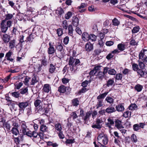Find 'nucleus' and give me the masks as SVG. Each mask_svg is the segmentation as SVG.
<instances>
[{"label": "nucleus", "instance_id": "obj_57", "mask_svg": "<svg viewBox=\"0 0 147 147\" xmlns=\"http://www.w3.org/2000/svg\"><path fill=\"white\" fill-rule=\"evenodd\" d=\"M88 90V88L85 87H83L79 90L78 92V94H80L81 93H84Z\"/></svg>", "mask_w": 147, "mask_h": 147}, {"label": "nucleus", "instance_id": "obj_1", "mask_svg": "<svg viewBox=\"0 0 147 147\" xmlns=\"http://www.w3.org/2000/svg\"><path fill=\"white\" fill-rule=\"evenodd\" d=\"M76 52L75 50H73L72 56L69 57V65L70 67L71 71L75 72L78 71L83 64L80 61L79 59L74 58L76 56Z\"/></svg>", "mask_w": 147, "mask_h": 147}, {"label": "nucleus", "instance_id": "obj_6", "mask_svg": "<svg viewBox=\"0 0 147 147\" xmlns=\"http://www.w3.org/2000/svg\"><path fill=\"white\" fill-rule=\"evenodd\" d=\"M1 120L0 121V122L3 123V127L4 129H6L7 131H9L10 130L11 125L8 122H5V121L3 119H1Z\"/></svg>", "mask_w": 147, "mask_h": 147}, {"label": "nucleus", "instance_id": "obj_20", "mask_svg": "<svg viewBox=\"0 0 147 147\" xmlns=\"http://www.w3.org/2000/svg\"><path fill=\"white\" fill-rule=\"evenodd\" d=\"M89 36L88 33L84 32L82 35V37L83 40L84 41H88L89 40Z\"/></svg>", "mask_w": 147, "mask_h": 147}, {"label": "nucleus", "instance_id": "obj_16", "mask_svg": "<svg viewBox=\"0 0 147 147\" xmlns=\"http://www.w3.org/2000/svg\"><path fill=\"white\" fill-rule=\"evenodd\" d=\"M116 110L119 112H123L125 108L123 105L121 103L119 104L115 107Z\"/></svg>", "mask_w": 147, "mask_h": 147}, {"label": "nucleus", "instance_id": "obj_28", "mask_svg": "<svg viewBox=\"0 0 147 147\" xmlns=\"http://www.w3.org/2000/svg\"><path fill=\"white\" fill-rule=\"evenodd\" d=\"M16 41L14 40H11L9 43V47L10 49H12L15 47Z\"/></svg>", "mask_w": 147, "mask_h": 147}, {"label": "nucleus", "instance_id": "obj_54", "mask_svg": "<svg viewBox=\"0 0 147 147\" xmlns=\"http://www.w3.org/2000/svg\"><path fill=\"white\" fill-rule=\"evenodd\" d=\"M96 36L93 34H91L90 35L89 40L92 41H95L96 39Z\"/></svg>", "mask_w": 147, "mask_h": 147}, {"label": "nucleus", "instance_id": "obj_37", "mask_svg": "<svg viewBox=\"0 0 147 147\" xmlns=\"http://www.w3.org/2000/svg\"><path fill=\"white\" fill-rule=\"evenodd\" d=\"M47 145L49 146H51L53 147H57L58 146L59 144L57 143H53V142L51 141L48 142Z\"/></svg>", "mask_w": 147, "mask_h": 147}, {"label": "nucleus", "instance_id": "obj_2", "mask_svg": "<svg viewBox=\"0 0 147 147\" xmlns=\"http://www.w3.org/2000/svg\"><path fill=\"white\" fill-rule=\"evenodd\" d=\"M12 22L11 20H8L7 21L2 20L1 23V29L2 32L4 33L6 32L8 28L11 26Z\"/></svg>", "mask_w": 147, "mask_h": 147}, {"label": "nucleus", "instance_id": "obj_49", "mask_svg": "<svg viewBox=\"0 0 147 147\" xmlns=\"http://www.w3.org/2000/svg\"><path fill=\"white\" fill-rule=\"evenodd\" d=\"M137 73H138V75H140L141 77H144L145 75V72L142 69H139Z\"/></svg>", "mask_w": 147, "mask_h": 147}, {"label": "nucleus", "instance_id": "obj_19", "mask_svg": "<svg viewBox=\"0 0 147 147\" xmlns=\"http://www.w3.org/2000/svg\"><path fill=\"white\" fill-rule=\"evenodd\" d=\"M108 93V92H105L100 94L97 97V99L98 100H103L102 99H103L106 96Z\"/></svg>", "mask_w": 147, "mask_h": 147}, {"label": "nucleus", "instance_id": "obj_9", "mask_svg": "<svg viewBox=\"0 0 147 147\" xmlns=\"http://www.w3.org/2000/svg\"><path fill=\"white\" fill-rule=\"evenodd\" d=\"M93 49V45L90 42H88L85 45V49L86 51L88 52L90 51Z\"/></svg>", "mask_w": 147, "mask_h": 147}, {"label": "nucleus", "instance_id": "obj_22", "mask_svg": "<svg viewBox=\"0 0 147 147\" xmlns=\"http://www.w3.org/2000/svg\"><path fill=\"white\" fill-rule=\"evenodd\" d=\"M143 88V86L139 84H136L134 87L135 89L138 92L141 91Z\"/></svg>", "mask_w": 147, "mask_h": 147}, {"label": "nucleus", "instance_id": "obj_39", "mask_svg": "<svg viewBox=\"0 0 147 147\" xmlns=\"http://www.w3.org/2000/svg\"><path fill=\"white\" fill-rule=\"evenodd\" d=\"M131 115V113L130 111H126L124 112L123 114V116L125 117H130Z\"/></svg>", "mask_w": 147, "mask_h": 147}, {"label": "nucleus", "instance_id": "obj_35", "mask_svg": "<svg viewBox=\"0 0 147 147\" xmlns=\"http://www.w3.org/2000/svg\"><path fill=\"white\" fill-rule=\"evenodd\" d=\"M55 129L59 132L61 131L62 127L61 124L59 123H57L55 125Z\"/></svg>", "mask_w": 147, "mask_h": 147}, {"label": "nucleus", "instance_id": "obj_14", "mask_svg": "<svg viewBox=\"0 0 147 147\" xmlns=\"http://www.w3.org/2000/svg\"><path fill=\"white\" fill-rule=\"evenodd\" d=\"M78 18L76 16L73 17L72 19V24L74 26L77 27L79 23Z\"/></svg>", "mask_w": 147, "mask_h": 147}, {"label": "nucleus", "instance_id": "obj_47", "mask_svg": "<svg viewBox=\"0 0 147 147\" xmlns=\"http://www.w3.org/2000/svg\"><path fill=\"white\" fill-rule=\"evenodd\" d=\"M62 26L63 28L65 30H67L68 28V24L67 21L64 20L62 22Z\"/></svg>", "mask_w": 147, "mask_h": 147}, {"label": "nucleus", "instance_id": "obj_59", "mask_svg": "<svg viewBox=\"0 0 147 147\" xmlns=\"http://www.w3.org/2000/svg\"><path fill=\"white\" fill-rule=\"evenodd\" d=\"M45 134L44 133L42 132H40L38 134V137L39 139H43L44 138Z\"/></svg>", "mask_w": 147, "mask_h": 147}, {"label": "nucleus", "instance_id": "obj_61", "mask_svg": "<svg viewBox=\"0 0 147 147\" xmlns=\"http://www.w3.org/2000/svg\"><path fill=\"white\" fill-rule=\"evenodd\" d=\"M123 75L121 74H118L116 75L115 79L117 80H121L122 79Z\"/></svg>", "mask_w": 147, "mask_h": 147}, {"label": "nucleus", "instance_id": "obj_13", "mask_svg": "<svg viewBox=\"0 0 147 147\" xmlns=\"http://www.w3.org/2000/svg\"><path fill=\"white\" fill-rule=\"evenodd\" d=\"M10 36L9 35L6 34H4L2 37L3 41L5 43H7L10 40Z\"/></svg>", "mask_w": 147, "mask_h": 147}, {"label": "nucleus", "instance_id": "obj_10", "mask_svg": "<svg viewBox=\"0 0 147 147\" xmlns=\"http://www.w3.org/2000/svg\"><path fill=\"white\" fill-rule=\"evenodd\" d=\"M21 123L18 119H13L12 120V126L14 127L18 128L20 126Z\"/></svg>", "mask_w": 147, "mask_h": 147}, {"label": "nucleus", "instance_id": "obj_48", "mask_svg": "<svg viewBox=\"0 0 147 147\" xmlns=\"http://www.w3.org/2000/svg\"><path fill=\"white\" fill-rule=\"evenodd\" d=\"M23 136H19L18 137L14 138V140L15 142L19 143L20 140H23Z\"/></svg>", "mask_w": 147, "mask_h": 147}, {"label": "nucleus", "instance_id": "obj_40", "mask_svg": "<svg viewBox=\"0 0 147 147\" xmlns=\"http://www.w3.org/2000/svg\"><path fill=\"white\" fill-rule=\"evenodd\" d=\"M28 89L26 87L25 88H22L20 90V93L22 94H28Z\"/></svg>", "mask_w": 147, "mask_h": 147}, {"label": "nucleus", "instance_id": "obj_33", "mask_svg": "<svg viewBox=\"0 0 147 147\" xmlns=\"http://www.w3.org/2000/svg\"><path fill=\"white\" fill-rule=\"evenodd\" d=\"M41 102V101L39 99H37L34 102V105L37 109H38L42 106H40V105Z\"/></svg>", "mask_w": 147, "mask_h": 147}, {"label": "nucleus", "instance_id": "obj_27", "mask_svg": "<svg viewBox=\"0 0 147 147\" xmlns=\"http://www.w3.org/2000/svg\"><path fill=\"white\" fill-rule=\"evenodd\" d=\"M66 89L65 86L62 85L59 87L58 91L61 93H64L66 91Z\"/></svg>", "mask_w": 147, "mask_h": 147}, {"label": "nucleus", "instance_id": "obj_42", "mask_svg": "<svg viewBox=\"0 0 147 147\" xmlns=\"http://www.w3.org/2000/svg\"><path fill=\"white\" fill-rule=\"evenodd\" d=\"M112 23L113 25L118 26L119 25L120 22L116 18H115L112 20Z\"/></svg>", "mask_w": 147, "mask_h": 147}, {"label": "nucleus", "instance_id": "obj_12", "mask_svg": "<svg viewBox=\"0 0 147 147\" xmlns=\"http://www.w3.org/2000/svg\"><path fill=\"white\" fill-rule=\"evenodd\" d=\"M115 126L119 129H122L124 128L121 124V121L117 119L115 121Z\"/></svg>", "mask_w": 147, "mask_h": 147}, {"label": "nucleus", "instance_id": "obj_60", "mask_svg": "<svg viewBox=\"0 0 147 147\" xmlns=\"http://www.w3.org/2000/svg\"><path fill=\"white\" fill-rule=\"evenodd\" d=\"M108 122L107 124V125L109 127L110 125H113L114 124V122L113 119H110L109 118L107 119Z\"/></svg>", "mask_w": 147, "mask_h": 147}, {"label": "nucleus", "instance_id": "obj_7", "mask_svg": "<svg viewBox=\"0 0 147 147\" xmlns=\"http://www.w3.org/2000/svg\"><path fill=\"white\" fill-rule=\"evenodd\" d=\"M49 47L48 49L47 53L49 55H52L54 54L55 51V50L53 45L51 44V42L49 43Z\"/></svg>", "mask_w": 147, "mask_h": 147}, {"label": "nucleus", "instance_id": "obj_56", "mask_svg": "<svg viewBox=\"0 0 147 147\" xmlns=\"http://www.w3.org/2000/svg\"><path fill=\"white\" fill-rule=\"evenodd\" d=\"M42 65L40 64H38L37 65L34 67V69L35 70H36L37 72L40 71L41 69V67Z\"/></svg>", "mask_w": 147, "mask_h": 147}, {"label": "nucleus", "instance_id": "obj_45", "mask_svg": "<svg viewBox=\"0 0 147 147\" xmlns=\"http://www.w3.org/2000/svg\"><path fill=\"white\" fill-rule=\"evenodd\" d=\"M137 106L135 104H131L129 107V109L131 110H136L137 108Z\"/></svg>", "mask_w": 147, "mask_h": 147}, {"label": "nucleus", "instance_id": "obj_29", "mask_svg": "<svg viewBox=\"0 0 147 147\" xmlns=\"http://www.w3.org/2000/svg\"><path fill=\"white\" fill-rule=\"evenodd\" d=\"M73 14L71 11H69L67 12L65 15V18L67 20L69 19L72 16Z\"/></svg>", "mask_w": 147, "mask_h": 147}, {"label": "nucleus", "instance_id": "obj_46", "mask_svg": "<svg viewBox=\"0 0 147 147\" xmlns=\"http://www.w3.org/2000/svg\"><path fill=\"white\" fill-rule=\"evenodd\" d=\"M97 104L96 105V109H98L99 107H101L103 105V100H98Z\"/></svg>", "mask_w": 147, "mask_h": 147}, {"label": "nucleus", "instance_id": "obj_24", "mask_svg": "<svg viewBox=\"0 0 147 147\" xmlns=\"http://www.w3.org/2000/svg\"><path fill=\"white\" fill-rule=\"evenodd\" d=\"M91 113L90 112H87L85 116L83 117L82 119L84 121L86 122L89 119V117L90 116Z\"/></svg>", "mask_w": 147, "mask_h": 147}, {"label": "nucleus", "instance_id": "obj_11", "mask_svg": "<svg viewBox=\"0 0 147 147\" xmlns=\"http://www.w3.org/2000/svg\"><path fill=\"white\" fill-rule=\"evenodd\" d=\"M32 135V137L33 138L32 140L36 143H38V141L39 140L38 137V133L36 131H33Z\"/></svg>", "mask_w": 147, "mask_h": 147}, {"label": "nucleus", "instance_id": "obj_36", "mask_svg": "<svg viewBox=\"0 0 147 147\" xmlns=\"http://www.w3.org/2000/svg\"><path fill=\"white\" fill-rule=\"evenodd\" d=\"M5 19L3 20H5L7 21V20L11 19L13 17V15L12 14L8 13L5 15Z\"/></svg>", "mask_w": 147, "mask_h": 147}, {"label": "nucleus", "instance_id": "obj_3", "mask_svg": "<svg viewBox=\"0 0 147 147\" xmlns=\"http://www.w3.org/2000/svg\"><path fill=\"white\" fill-rule=\"evenodd\" d=\"M102 122V120L99 119H96L95 124L92 125V128L98 129H100L102 127V125L100 124Z\"/></svg>", "mask_w": 147, "mask_h": 147}, {"label": "nucleus", "instance_id": "obj_34", "mask_svg": "<svg viewBox=\"0 0 147 147\" xmlns=\"http://www.w3.org/2000/svg\"><path fill=\"white\" fill-rule=\"evenodd\" d=\"M64 13V11L61 7H58L56 11V13L58 15H61Z\"/></svg>", "mask_w": 147, "mask_h": 147}, {"label": "nucleus", "instance_id": "obj_31", "mask_svg": "<svg viewBox=\"0 0 147 147\" xmlns=\"http://www.w3.org/2000/svg\"><path fill=\"white\" fill-rule=\"evenodd\" d=\"M68 33L69 35L72 36L73 34V29L72 25L70 24L68 26Z\"/></svg>", "mask_w": 147, "mask_h": 147}, {"label": "nucleus", "instance_id": "obj_23", "mask_svg": "<svg viewBox=\"0 0 147 147\" xmlns=\"http://www.w3.org/2000/svg\"><path fill=\"white\" fill-rule=\"evenodd\" d=\"M117 48L120 51H123L125 49V45L124 44L119 43L117 45Z\"/></svg>", "mask_w": 147, "mask_h": 147}, {"label": "nucleus", "instance_id": "obj_38", "mask_svg": "<svg viewBox=\"0 0 147 147\" xmlns=\"http://www.w3.org/2000/svg\"><path fill=\"white\" fill-rule=\"evenodd\" d=\"M63 45H62L61 44H58L57 45L56 47V49L57 50L61 52L63 50Z\"/></svg>", "mask_w": 147, "mask_h": 147}, {"label": "nucleus", "instance_id": "obj_17", "mask_svg": "<svg viewBox=\"0 0 147 147\" xmlns=\"http://www.w3.org/2000/svg\"><path fill=\"white\" fill-rule=\"evenodd\" d=\"M42 90L45 92H49L51 90V87L50 86L49 84H45L44 85Z\"/></svg>", "mask_w": 147, "mask_h": 147}, {"label": "nucleus", "instance_id": "obj_50", "mask_svg": "<svg viewBox=\"0 0 147 147\" xmlns=\"http://www.w3.org/2000/svg\"><path fill=\"white\" fill-rule=\"evenodd\" d=\"M132 68L134 71H138L139 69L138 65L136 63H134L132 65Z\"/></svg>", "mask_w": 147, "mask_h": 147}, {"label": "nucleus", "instance_id": "obj_55", "mask_svg": "<svg viewBox=\"0 0 147 147\" xmlns=\"http://www.w3.org/2000/svg\"><path fill=\"white\" fill-rule=\"evenodd\" d=\"M23 83L22 82H19L18 84L15 85V89L17 90L19 89L21 86L23 85Z\"/></svg>", "mask_w": 147, "mask_h": 147}, {"label": "nucleus", "instance_id": "obj_18", "mask_svg": "<svg viewBox=\"0 0 147 147\" xmlns=\"http://www.w3.org/2000/svg\"><path fill=\"white\" fill-rule=\"evenodd\" d=\"M40 130L41 131L44 133L48 132L49 131L47 127L44 124H42L40 126Z\"/></svg>", "mask_w": 147, "mask_h": 147}, {"label": "nucleus", "instance_id": "obj_25", "mask_svg": "<svg viewBox=\"0 0 147 147\" xmlns=\"http://www.w3.org/2000/svg\"><path fill=\"white\" fill-rule=\"evenodd\" d=\"M114 84L115 82L113 79H109L107 81L106 84V86L108 87Z\"/></svg>", "mask_w": 147, "mask_h": 147}, {"label": "nucleus", "instance_id": "obj_58", "mask_svg": "<svg viewBox=\"0 0 147 147\" xmlns=\"http://www.w3.org/2000/svg\"><path fill=\"white\" fill-rule=\"evenodd\" d=\"M131 139L133 142H136L138 141L136 136L134 134H133L131 137Z\"/></svg>", "mask_w": 147, "mask_h": 147}, {"label": "nucleus", "instance_id": "obj_5", "mask_svg": "<svg viewBox=\"0 0 147 147\" xmlns=\"http://www.w3.org/2000/svg\"><path fill=\"white\" fill-rule=\"evenodd\" d=\"M18 105L20 108V110H23L27 107L29 105V104L27 102H19L16 104Z\"/></svg>", "mask_w": 147, "mask_h": 147}, {"label": "nucleus", "instance_id": "obj_52", "mask_svg": "<svg viewBox=\"0 0 147 147\" xmlns=\"http://www.w3.org/2000/svg\"><path fill=\"white\" fill-rule=\"evenodd\" d=\"M140 28L139 26H135L133 28L132 30V32L133 33H136L139 31Z\"/></svg>", "mask_w": 147, "mask_h": 147}, {"label": "nucleus", "instance_id": "obj_41", "mask_svg": "<svg viewBox=\"0 0 147 147\" xmlns=\"http://www.w3.org/2000/svg\"><path fill=\"white\" fill-rule=\"evenodd\" d=\"M41 62L42 65H43L44 66L47 65V59L45 57H43L42 59L41 60Z\"/></svg>", "mask_w": 147, "mask_h": 147}, {"label": "nucleus", "instance_id": "obj_51", "mask_svg": "<svg viewBox=\"0 0 147 147\" xmlns=\"http://www.w3.org/2000/svg\"><path fill=\"white\" fill-rule=\"evenodd\" d=\"M57 33L58 36H61L63 34L62 29L61 28H59L57 30Z\"/></svg>", "mask_w": 147, "mask_h": 147}, {"label": "nucleus", "instance_id": "obj_53", "mask_svg": "<svg viewBox=\"0 0 147 147\" xmlns=\"http://www.w3.org/2000/svg\"><path fill=\"white\" fill-rule=\"evenodd\" d=\"M33 39L34 38L33 37V35L30 34L29 36L27 37V40H26V42L29 41L31 42H32Z\"/></svg>", "mask_w": 147, "mask_h": 147}, {"label": "nucleus", "instance_id": "obj_30", "mask_svg": "<svg viewBox=\"0 0 147 147\" xmlns=\"http://www.w3.org/2000/svg\"><path fill=\"white\" fill-rule=\"evenodd\" d=\"M17 128L13 127L11 130V133L16 136H17L19 133V131Z\"/></svg>", "mask_w": 147, "mask_h": 147}, {"label": "nucleus", "instance_id": "obj_64", "mask_svg": "<svg viewBox=\"0 0 147 147\" xmlns=\"http://www.w3.org/2000/svg\"><path fill=\"white\" fill-rule=\"evenodd\" d=\"M69 40V37L68 36H66L64 38L63 42L65 45H67Z\"/></svg>", "mask_w": 147, "mask_h": 147}, {"label": "nucleus", "instance_id": "obj_32", "mask_svg": "<svg viewBox=\"0 0 147 147\" xmlns=\"http://www.w3.org/2000/svg\"><path fill=\"white\" fill-rule=\"evenodd\" d=\"M105 74L102 71H99L97 75V78L99 80H102L104 77Z\"/></svg>", "mask_w": 147, "mask_h": 147}, {"label": "nucleus", "instance_id": "obj_21", "mask_svg": "<svg viewBox=\"0 0 147 147\" xmlns=\"http://www.w3.org/2000/svg\"><path fill=\"white\" fill-rule=\"evenodd\" d=\"M56 69L55 66L52 64H50L49 69V72L51 74H53L54 72Z\"/></svg>", "mask_w": 147, "mask_h": 147}, {"label": "nucleus", "instance_id": "obj_4", "mask_svg": "<svg viewBox=\"0 0 147 147\" xmlns=\"http://www.w3.org/2000/svg\"><path fill=\"white\" fill-rule=\"evenodd\" d=\"M13 53L9 50L7 52L5 55V59H4L3 61H5L6 59L10 61L13 62L14 61V59L12 58L11 55L13 54Z\"/></svg>", "mask_w": 147, "mask_h": 147}, {"label": "nucleus", "instance_id": "obj_15", "mask_svg": "<svg viewBox=\"0 0 147 147\" xmlns=\"http://www.w3.org/2000/svg\"><path fill=\"white\" fill-rule=\"evenodd\" d=\"M106 112L109 113H111L116 111V109L114 107H113L112 105H111L106 109Z\"/></svg>", "mask_w": 147, "mask_h": 147}, {"label": "nucleus", "instance_id": "obj_63", "mask_svg": "<svg viewBox=\"0 0 147 147\" xmlns=\"http://www.w3.org/2000/svg\"><path fill=\"white\" fill-rule=\"evenodd\" d=\"M116 73V71L113 69H111L108 71V74L110 75H115Z\"/></svg>", "mask_w": 147, "mask_h": 147}, {"label": "nucleus", "instance_id": "obj_26", "mask_svg": "<svg viewBox=\"0 0 147 147\" xmlns=\"http://www.w3.org/2000/svg\"><path fill=\"white\" fill-rule=\"evenodd\" d=\"M79 103V101L78 98H76L72 100V105L74 106L77 107Z\"/></svg>", "mask_w": 147, "mask_h": 147}, {"label": "nucleus", "instance_id": "obj_8", "mask_svg": "<svg viewBox=\"0 0 147 147\" xmlns=\"http://www.w3.org/2000/svg\"><path fill=\"white\" fill-rule=\"evenodd\" d=\"M87 6V5L85 3H82L80 5L78 6L77 7L78 9L79 12L83 13L86 10L85 8Z\"/></svg>", "mask_w": 147, "mask_h": 147}, {"label": "nucleus", "instance_id": "obj_44", "mask_svg": "<svg viewBox=\"0 0 147 147\" xmlns=\"http://www.w3.org/2000/svg\"><path fill=\"white\" fill-rule=\"evenodd\" d=\"M105 100L110 104L113 103L114 102L113 99L110 96H107L105 98Z\"/></svg>", "mask_w": 147, "mask_h": 147}, {"label": "nucleus", "instance_id": "obj_43", "mask_svg": "<svg viewBox=\"0 0 147 147\" xmlns=\"http://www.w3.org/2000/svg\"><path fill=\"white\" fill-rule=\"evenodd\" d=\"M11 94L13 97L16 98H18L20 97V93L18 92H12Z\"/></svg>", "mask_w": 147, "mask_h": 147}, {"label": "nucleus", "instance_id": "obj_62", "mask_svg": "<svg viewBox=\"0 0 147 147\" xmlns=\"http://www.w3.org/2000/svg\"><path fill=\"white\" fill-rule=\"evenodd\" d=\"M30 79V78L26 76L24 79V81L23 82L27 86L29 85L28 82L29 81V80Z\"/></svg>", "mask_w": 147, "mask_h": 147}]
</instances>
